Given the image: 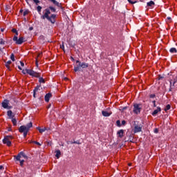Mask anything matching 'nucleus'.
<instances>
[{
	"label": "nucleus",
	"instance_id": "44",
	"mask_svg": "<svg viewBox=\"0 0 177 177\" xmlns=\"http://www.w3.org/2000/svg\"><path fill=\"white\" fill-rule=\"evenodd\" d=\"M127 109H128V107L127 106H124L122 108V111H125V110H127Z\"/></svg>",
	"mask_w": 177,
	"mask_h": 177
},
{
	"label": "nucleus",
	"instance_id": "48",
	"mask_svg": "<svg viewBox=\"0 0 177 177\" xmlns=\"http://www.w3.org/2000/svg\"><path fill=\"white\" fill-rule=\"evenodd\" d=\"M167 19L169 20V21H171L172 18H171V17H167Z\"/></svg>",
	"mask_w": 177,
	"mask_h": 177
},
{
	"label": "nucleus",
	"instance_id": "11",
	"mask_svg": "<svg viewBox=\"0 0 177 177\" xmlns=\"http://www.w3.org/2000/svg\"><path fill=\"white\" fill-rule=\"evenodd\" d=\"M2 107L3 109H8L9 106V100H4L3 102L1 103Z\"/></svg>",
	"mask_w": 177,
	"mask_h": 177
},
{
	"label": "nucleus",
	"instance_id": "15",
	"mask_svg": "<svg viewBox=\"0 0 177 177\" xmlns=\"http://www.w3.org/2000/svg\"><path fill=\"white\" fill-rule=\"evenodd\" d=\"M102 114L104 117H110L111 115V113H109L106 111H102Z\"/></svg>",
	"mask_w": 177,
	"mask_h": 177
},
{
	"label": "nucleus",
	"instance_id": "57",
	"mask_svg": "<svg viewBox=\"0 0 177 177\" xmlns=\"http://www.w3.org/2000/svg\"><path fill=\"white\" fill-rule=\"evenodd\" d=\"M18 68L19 70H23V68H21L20 66H18Z\"/></svg>",
	"mask_w": 177,
	"mask_h": 177
},
{
	"label": "nucleus",
	"instance_id": "40",
	"mask_svg": "<svg viewBox=\"0 0 177 177\" xmlns=\"http://www.w3.org/2000/svg\"><path fill=\"white\" fill-rule=\"evenodd\" d=\"M6 137L9 140H10V139H11V140L13 139V136H6Z\"/></svg>",
	"mask_w": 177,
	"mask_h": 177
},
{
	"label": "nucleus",
	"instance_id": "59",
	"mask_svg": "<svg viewBox=\"0 0 177 177\" xmlns=\"http://www.w3.org/2000/svg\"><path fill=\"white\" fill-rule=\"evenodd\" d=\"M6 109H8V110H10V109H12V106H8V108Z\"/></svg>",
	"mask_w": 177,
	"mask_h": 177
},
{
	"label": "nucleus",
	"instance_id": "50",
	"mask_svg": "<svg viewBox=\"0 0 177 177\" xmlns=\"http://www.w3.org/2000/svg\"><path fill=\"white\" fill-rule=\"evenodd\" d=\"M22 73H24V75L27 74V71L25 70H22Z\"/></svg>",
	"mask_w": 177,
	"mask_h": 177
},
{
	"label": "nucleus",
	"instance_id": "61",
	"mask_svg": "<svg viewBox=\"0 0 177 177\" xmlns=\"http://www.w3.org/2000/svg\"><path fill=\"white\" fill-rule=\"evenodd\" d=\"M12 131V129H8V132H10Z\"/></svg>",
	"mask_w": 177,
	"mask_h": 177
},
{
	"label": "nucleus",
	"instance_id": "43",
	"mask_svg": "<svg viewBox=\"0 0 177 177\" xmlns=\"http://www.w3.org/2000/svg\"><path fill=\"white\" fill-rule=\"evenodd\" d=\"M152 103L153 104V107H157V105L156 104V100L152 101Z\"/></svg>",
	"mask_w": 177,
	"mask_h": 177
},
{
	"label": "nucleus",
	"instance_id": "20",
	"mask_svg": "<svg viewBox=\"0 0 177 177\" xmlns=\"http://www.w3.org/2000/svg\"><path fill=\"white\" fill-rule=\"evenodd\" d=\"M147 6H149L151 8L152 6H154L155 3L153 1H150L149 2L147 3Z\"/></svg>",
	"mask_w": 177,
	"mask_h": 177
},
{
	"label": "nucleus",
	"instance_id": "4",
	"mask_svg": "<svg viewBox=\"0 0 177 177\" xmlns=\"http://www.w3.org/2000/svg\"><path fill=\"white\" fill-rule=\"evenodd\" d=\"M7 115L10 120H11L12 124L14 127L17 125V120L15 118V114L12 111L9 110L7 111Z\"/></svg>",
	"mask_w": 177,
	"mask_h": 177
},
{
	"label": "nucleus",
	"instance_id": "53",
	"mask_svg": "<svg viewBox=\"0 0 177 177\" xmlns=\"http://www.w3.org/2000/svg\"><path fill=\"white\" fill-rule=\"evenodd\" d=\"M32 30H34V28H32V27H30V28H29V30H30V31H32Z\"/></svg>",
	"mask_w": 177,
	"mask_h": 177
},
{
	"label": "nucleus",
	"instance_id": "16",
	"mask_svg": "<svg viewBox=\"0 0 177 177\" xmlns=\"http://www.w3.org/2000/svg\"><path fill=\"white\" fill-rule=\"evenodd\" d=\"M55 153H56L55 157L57 158H60V156H62V151H60L59 149H57V150L55 151Z\"/></svg>",
	"mask_w": 177,
	"mask_h": 177
},
{
	"label": "nucleus",
	"instance_id": "38",
	"mask_svg": "<svg viewBox=\"0 0 177 177\" xmlns=\"http://www.w3.org/2000/svg\"><path fill=\"white\" fill-rule=\"evenodd\" d=\"M27 15H28V10H25L23 13V16H27Z\"/></svg>",
	"mask_w": 177,
	"mask_h": 177
},
{
	"label": "nucleus",
	"instance_id": "17",
	"mask_svg": "<svg viewBox=\"0 0 177 177\" xmlns=\"http://www.w3.org/2000/svg\"><path fill=\"white\" fill-rule=\"evenodd\" d=\"M169 83H170V88L169 91V92H171V91H172V89L175 88V84H174V82L172 83V80H170Z\"/></svg>",
	"mask_w": 177,
	"mask_h": 177
},
{
	"label": "nucleus",
	"instance_id": "10",
	"mask_svg": "<svg viewBox=\"0 0 177 177\" xmlns=\"http://www.w3.org/2000/svg\"><path fill=\"white\" fill-rule=\"evenodd\" d=\"M3 145H6L8 147L12 146V141L8 138V137L5 136L4 138L3 139Z\"/></svg>",
	"mask_w": 177,
	"mask_h": 177
},
{
	"label": "nucleus",
	"instance_id": "22",
	"mask_svg": "<svg viewBox=\"0 0 177 177\" xmlns=\"http://www.w3.org/2000/svg\"><path fill=\"white\" fill-rule=\"evenodd\" d=\"M169 52L170 53H177V50L173 47L169 49Z\"/></svg>",
	"mask_w": 177,
	"mask_h": 177
},
{
	"label": "nucleus",
	"instance_id": "8",
	"mask_svg": "<svg viewBox=\"0 0 177 177\" xmlns=\"http://www.w3.org/2000/svg\"><path fill=\"white\" fill-rule=\"evenodd\" d=\"M12 41H14L17 45H21L23 42H26V41H24V37H21L18 38L17 36H14Z\"/></svg>",
	"mask_w": 177,
	"mask_h": 177
},
{
	"label": "nucleus",
	"instance_id": "2",
	"mask_svg": "<svg viewBox=\"0 0 177 177\" xmlns=\"http://www.w3.org/2000/svg\"><path fill=\"white\" fill-rule=\"evenodd\" d=\"M30 128H32V123L31 122L28 123L26 126H21L18 129V131L20 132V133H24V138H27V134L28 133Z\"/></svg>",
	"mask_w": 177,
	"mask_h": 177
},
{
	"label": "nucleus",
	"instance_id": "14",
	"mask_svg": "<svg viewBox=\"0 0 177 177\" xmlns=\"http://www.w3.org/2000/svg\"><path fill=\"white\" fill-rule=\"evenodd\" d=\"M50 97H52V93H48L46 94V95L44 96L45 102H46L48 103L49 102Z\"/></svg>",
	"mask_w": 177,
	"mask_h": 177
},
{
	"label": "nucleus",
	"instance_id": "1",
	"mask_svg": "<svg viewBox=\"0 0 177 177\" xmlns=\"http://www.w3.org/2000/svg\"><path fill=\"white\" fill-rule=\"evenodd\" d=\"M50 10L53 13H56V8L53 6H50L48 8H46L44 10L45 13L41 16V19H43V20H45L46 19L51 24H55L56 23V15L52 14L50 16Z\"/></svg>",
	"mask_w": 177,
	"mask_h": 177
},
{
	"label": "nucleus",
	"instance_id": "49",
	"mask_svg": "<svg viewBox=\"0 0 177 177\" xmlns=\"http://www.w3.org/2000/svg\"><path fill=\"white\" fill-rule=\"evenodd\" d=\"M20 64H21V67H24V62L21 61Z\"/></svg>",
	"mask_w": 177,
	"mask_h": 177
},
{
	"label": "nucleus",
	"instance_id": "37",
	"mask_svg": "<svg viewBox=\"0 0 177 177\" xmlns=\"http://www.w3.org/2000/svg\"><path fill=\"white\" fill-rule=\"evenodd\" d=\"M19 161L20 162L21 167H23V165H24V160H20Z\"/></svg>",
	"mask_w": 177,
	"mask_h": 177
},
{
	"label": "nucleus",
	"instance_id": "52",
	"mask_svg": "<svg viewBox=\"0 0 177 177\" xmlns=\"http://www.w3.org/2000/svg\"><path fill=\"white\" fill-rule=\"evenodd\" d=\"M3 49H5V48H0V52H1L2 53H3Z\"/></svg>",
	"mask_w": 177,
	"mask_h": 177
},
{
	"label": "nucleus",
	"instance_id": "9",
	"mask_svg": "<svg viewBox=\"0 0 177 177\" xmlns=\"http://www.w3.org/2000/svg\"><path fill=\"white\" fill-rule=\"evenodd\" d=\"M50 2H52L53 5H55V6H57V8H60L62 10H64V8L62 6V3H59V1L56 0H48Z\"/></svg>",
	"mask_w": 177,
	"mask_h": 177
},
{
	"label": "nucleus",
	"instance_id": "55",
	"mask_svg": "<svg viewBox=\"0 0 177 177\" xmlns=\"http://www.w3.org/2000/svg\"><path fill=\"white\" fill-rule=\"evenodd\" d=\"M26 2L28 3V5L30 4V0H26Z\"/></svg>",
	"mask_w": 177,
	"mask_h": 177
},
{
	"label": "nucleus",
	"instance_id": "62",
	"mask_svg": "<svg viewBox=\"0 0 177 177\" xmlns=\"http://www.w3.org/2000/svg\"><path fill=\"white\" fill-rule=\"evenodd\" d=\"M71 59H72V60H74V58H73V57H71Z\"/></svg>",
	"mask_w": 177,
	"mask_h": 177
},
{
	"label": "nucleus",
	"instance_id": "27",
	"mask_svg": "<svg viewBox=\"0 0 177 177\" xmlns=\"http://www.w3.org/2000/svg\"><path fill=\"white\" fill-rule=\"evenodd\" d=\"M10 59L12 60V62H15L16 59H15V54L12 53L10 55Z\"/></svg>",
	"mask_w": 177,
	"mask_h": 177
},
{
	"label": "nucleus",
	"instance_id": "46",
	"mask_svg": "<svg viewBox=\"0 0 177 177\" xmlns=\"http://www.w3.org/2000/svg\"><path fill=\"white\" fill-rule=\"evenodd\" d=\"M6 68L10 71V66L9 65H6Z\"/></svg>",
	"mask_w": 177,
	"mask_h": 177
},
{
	"label": "nucleus",
	"instance_id": "3",
	"mask_svg": "<svg viewBox=\"0 0 177 177\" xmlns=\"http://www.w3.org/2000/svg\"><path fill=\"white\" fill-rule=\"evenodd\" d=\"M76 66H74V72L81 71V68H88L89 67V64L86 62H81L80 60L76 61Z\"/></svg>",
	"mask_w": 177,
	"mask_h": 177
},
{
	"label": "nucleus",
	"instance_id": "60",
	"mask_svg": "<svg viewBox=\"0 0 177 177\" xmlns=\"http://www.w3.org/2000/svg\"><path fill=\"white\" fill-rule=\"evenodd\" d=\"M36 66L38 67V61L36 62Z\"/></svg>",
	"mask_w": 177,
	"mask_h": 177
},
{
	"label": "nucleus",
	"instance_id": "21",
	"mask_svg": "<svg viewBox=\"0 0 177 177\" xmlns=\"http://www.w3.org/2000/svg\"><path fill=\"white\" fill-rule=\"evenodd\" d=\"M19 155H21V157H23L24 158H28L27 155L24 151L19 152Z\"/></svg>",
	"mask_w": 177,
	"mask_h": 177
},
{
	"label": "nucleus",
	"instance_id": "56",
	"mask_svg": "<svg viewBox=\"0 0 177 177\" xmlns=\"http://www.w3.org/2000/svg\"><path fill=\"white\" fill-rule=\"evenodd\" d=\"M17 35H19V32H15V37H17Z\"/></svg>",
	"mask_w": 177,
	"mask_h": 177
},
{
	"label": "nucleus",
	"instance_id": "23",
	"mask_svg": "<svg viewBox=\"0 0 177 177\" xmlns=\"http://www.w3.org/2000/svg\"><path fill=\"white\" fill-rule=\"evenodd\" d=\"M39 82L40 84H45V79L43 77H41V76H39Z\"/></svg>",
	"mask_w": 177,
	"mask_h": 177
},
{
	"label": "nucleus",
	"instance_id": "33",
	"mask_svg": "<svg viewBox=\"0 0 177 177\" xmlns=\"http://www.w3.org/2000/svg\"><path fill=\"white\" fill-rule=\"evenodd\" d=\"M0 45H5V41L3 39H0Z\"/></svg>",
	"mask_w": 177,
	"mask_h": 177
},
{
	"label": "nucleus",
	"instance_id": "39",
	"mask_svg": "<svg viewBox=\"0 0 177 177\" xmlns=\"http://www.w3.org/2000/svg\"><path fill=\"white\" fill-rule=\"evenodd\" d=\"M116 124H117L118 127H121V122L120 120H117Z\"/></svg>",
	"mask_w": 177,
	"mask_h": 177
},
{
	"label": "nucleus",
	"instance_id": "51",
	"mask_svg": "<svg viewBox=\"0 0 177 177\" xmlns=\"http://www.w3.org/2000/svg\"><path fill=\"white\" fill-rule=\"evenodd\" d=\"M127 124V122L125 120L122 121V125H125Z\"/></svg>",
	"mask_w": 177,
	"mask_h": 177
},
{
	"label": "nucleus",
	"instance_id": "19",
	"mask_svg": "<svg viewBox=\"0 0 177 177\" xmlns=\"http://www.w3.org/2000/svg\"><path fill=\"white\" fill-rule=\"evenodd\" d=\"M37 129H38V131L40 133H44V132H45L46 131V127H44L43 129H41L40 127H37Z\"/></svg>",
	"mask_w": 177,
	"mask_h": 177
},
{
	"label": "nucleus",
	"instance_id": "54",
	"mask_svg": "<svg viewBox=\"0 0 177 177\" xmlns=\"http://www.w3.org/2000/svg\"><path fill=\"white\" fill-rule=\"evenodd\" d=\"M2 169H3V166L0 165V170L2 171Z\"/></svg>",
	"mask_w": 177,
	"mask_h": 177
},
{
	"label": "nucleus",
	"instance_id": "58",
	"mask_svg": "<svg viewBox=\"0 0 177 177\" xmlns=\"http://www.w3.org/2000/svg\"><path fill=\"white\" fill-rule=\"evenodd\" d=\"M19 13H23V10H22V9H21V10H19Z\"/></svg>",
	"mask_w": 177,
	"mask_h": 177
},
{
	"label": "nucleus",
	"instance_id": "35",
	"mask_svg": "<svg viewBox=\"0 0 177 177\" xmlns=\"http://www.w3.org/2000/svg\"><path fill=\"white\" fill-rule=\"evenodd\" d=\"M10 64H12V61H10V60L6 62L5 66H9Z\"/></svg>",
	"mask_w": 177,
	"mask_h": 177
},
{
	"label": "nucleus",
	"instance_id": "29",
	"mask_svg": "<svg viewBox=\"0 0 177 177\" xmlns=\"http://www.w3.org/2000/svg\"><path fill=\"white\" fill-rule=\"evenodd\" d=\"M158 81H161V80H164V76H162L161 75H158Z\"/></svg>",
	"mask_w": 177,
	"mask_h": 177
},
{
	"label": "nucleus",
	"instance_id": "7",
	"mask_svg": "<svg viewBox=\"0 0 177 177\" xmlns=\"http://www.w3.org/2000/svg\"><path fill=\"white\" fill-rule=\"evenodd\" d=\"M26 71L27 74H29V75H31L32 77H35V78H39V77H41V74L39 73H37L31 69H26Z\"/></svg>",
	"mask_w": 177,
	"mask_h": 177
},
{
	"label": "nucleus",
	"instance_id": "6",
	"mask_svg": "<svg viewBox=\"0 0 177 177\" xmlns=\"http://www.w3.org/2000/svg\"><path fill=\"white\" fill-rule=\"evenodd\" d=\"M140 111H142V104H134L133 113H134V114H140Z\"/></svg>",
	"mask_w": 177,
	"mask_h": 177
},
{
	"label": "nucleus",
	"instance_id": "41",
	"mask_svg": "<svg viewBox=\"0 0 177 177\" xmlns=\"http://www.w3.org/2000/svg\"><path fill=\"white\" fill-rule=\"evenodd\" d=\"M33 1V2H35V3L36 4V5H38V3H39V0H32Z\"/></svg>",
	"mask_w": 177,
	"mask_h": 177
},
{
	"label": "nucleus",
	"instance_id": "25",
	"mask_svg": "<svg viewBox=\"0 0 177 177\" xmlns=\"http://www.w3.org/2000/svg\"><path fill=\"white\" fill-rule=\"evenodd\" d=\"M37 10L38 13H39V15H41V10H42V7L41 6H38L37 7Z\"/></svg>",
	"mask_w": 177,
	"mask_h": 177
},
{
	"label": "nucleus",
	"instance_id": "34",
	"mask_svg": "<svg viewBox=\"0 0 177 177\" xmlns=\"http://www.w3.org/2000/svg\"><path fill=\"white\" fill-rule=\"evenodd\" d=\"M128 2H129L131 5H133V3H136V1H132V0H127Z\"/></svg>",
	"mask_w": 177,
	"mask_h": 177
},
{
	"label": "nucleus",
	"instance_id": "24",
	"mask_svg": "<svg viewBox=\"0 0 177 177\" xmlns=\"http://www.w3.org/2000/svg\"><path fill=\"white\" fill-rule=\"evenodd\" d=\"M16 161H20V158H21V155H20V153H18L17 156H14Z\"/></svg>",
	"mask_w": 177,
	"mask_h": 177
},
{
	"label": "nucleus",
	"instance_id": "26",
	"mask_svg": "<svg viewBox=\"0 0 177 177\" xmlns=\"http://www.w3.org/2000/svg\"><path fill=\"white\" fill-rule=\"evenodd\" d=\"M171 109V104H167L166 107L165 108V111H168V110Z\"/></svg>",
	"mask_w": 177,
	"mask_h": 177
},
{
	"label": "nucleus",
	"instance_id": "47",
	"mask_svg": "<svg viewBox=\"0 0 177 177\" xmlns=\"http://www.w3.org/2000/svg\"><path fill=\"white\" fill-rule=\"evenodd\" d=\"M154 133H158V129H154Z\"/></svg>",
	"mask_w": 177,
	"mask_h": 177
},
{
	"label": "nucleus",
	"instance_id": "5",
	"mask_svg": "<svg viewBox=\"0 0 177 177\" xmlns=\"http://www.w3.org/2000/svg\"><path fill=\"white\" fill-rule=\"evenodd\" d=\"M142 128H143V125L140 124H138V122L135 121L134 122V130L133 133H139V132H142Z\"/></svg>",
	"mask_w": 177,
	"mask_h": 177
},
{
	"label": "nucleus",
	"instance_id": "18",
	"mask_svg": "<svg viewBox=\"0 0 177 177\" xmlns=\"http://www.w3.org/2000/svg\"><path fill=\"white\" fill-rule=\"evenodd\" d=\"M118 135L119 138H122L124 136V130L120 129L118 131Z\"/></svg>",
	"mask_w": 177,
	"mask_h": 177
},
{
	"label": "nucleus",
	"instance_id": "45",
	"mask_svg": "<svg viewBox=\"0 0 177 177\" xmlns=\"http://www.w3.org/2000/svg\"><path fill=\"white\" fill-rule=\"evenodd\" d=\"M12 32H15V34H16V32H17V30H16L15 28H13V29L12 30Z\"/></svg>",
	"mask_w": 177,
	"mask_h": 177
},
{
	"label": "nucleus",
	"instance_id": "13",
	"mask_svg": "<svg viewBox=\"0 0 177 177\" xmlns=\"http://www.w3.org/2000/svg\"><path fill=\"white\" fill-rule=\"evenodd\" d=\"M38 91H41V86H37L35 88V89L33 90V97L36 98L37 97L35 96V95H37V92H38Z\"/></svg>",
	"mask_w": 177,
	"mask_h": 177
},
{
	"label": "nucleus",
	"instance_id": "28",
	"mask_svg": "<svg viewBox=\"0 0 177 177\" xmlns=\"http://www.w3.org/2000/svg\"><path fill=\"white\" fill-rule=\"evenodd\" d=\"M31 143H34L35 145H37V146H42V142L41 143H39L37 141H32Z\"/></svg>",
	"mask_w": 177,
	"mask_h": 177
},
{
	"label": "nucleus",
	"instance_id": "63",
	"mask_svg": "<svg viewBox=\"0 0 177 177\" xmlns=\"http://www.w3.org/2000/svg\"><path fill=\"white\" fill-rule=\"evenodd\" d=\"M2 32H3V29H1Z\"/></svg>",
	"mask_w": 177,
	"mask_h": 177
},
{
	"label": "nucleus",
	"instance_id": "31",
	"mask_svg": "<svg viewBox=\"0 0 177 177\" xmlns=\"http://www.w3.org/2000/svg\"><path fill=\"white\" fill-rule=\"evenodd\" d=\"M173 82H174V84H175V83L177 82V75L174 77V78H173Z\"/></svg>",
	"mask_w": 177,
	"mask_h": 177
},
{
	"label": "nucleus",
	"instance_id": "12",
	"mask_svg": "<svg viewBox=\"0 0 177 177\" xmlns=\"http://www.w3.org/2000/svg\"><path fill=\"white\" fill-rule=\"evenodd\" d=\"M160 111H161V107L158 106L157 109L154 110L152 112L151 115H153V117H154V116L157 115L158 114V113H160Z\"/></svg>",
	"mask_w": 177,
	"mask_h": 177
},
{
	"label": "nucleus",
	"instance_id": "32",
	"mask_svg": "<svg viewBox=\"0 0 177 177\" xmlns=\"http://www.w3.org/2000/svg\"><path fill=\"white\" fill-rule=\"evenodd\" d=\"M39 39H41V41H45V36L44 35H40L39 37Z\"/></svg>",
	"mask_w": 177,
	"mask_h": 177
},
{
	"label": "nucleus",
	"instance_id": "36",
	"mask_svg": "<svg viewBox=\"0 0 177 177\" xmlns=\"http://www.w3.org/2000/svg\"><path fill=\"white\" fill-rule=\"evenodd\" d=\"M149 97L150 99H154V97H156V94H150Z\"/></svg>",
	"mask_w": 177,
	"mask_h": 177
},
{
	"label": "nucleus",
	"instance_id": "30",
	"mask_svg": "<svg viewBox=\"0 0 177 177\" xmlns=\"http://www.w3.org/2000/svg\"><path fill=\"white\" fill-rule=\"evenodd\" d=\"M71 145H73V144L81 145V142H80L79 140H77V141H74V142H71Z\"/></svg>",
	"mask_w": 177,
	"mask_h": 177
},
{
	"label": "nucleus",
	"instance_id": "42",
	"mask_svg": "<svg viewBox=\"0 0 177 177\" xmlns=\"http://www.w3.org/2000/svg\"><path fill=\"white\" fill-rule=\"evenodd\" d=\"M61 49H62L64 52V44H62V45L60 46Z\"/></svg>",
	"mask_w": 177,
	"mask_h": 177
}]
</instances>
